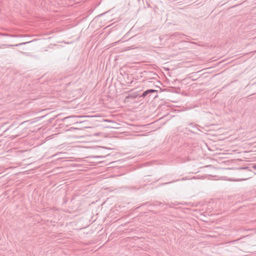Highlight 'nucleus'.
Instances as JSON below:
<instances>
[{"instance_id":"1","label":"nucleus","mask_w":256,"mask_h":256,"mask_svg":"<svg viewBox=\"0 0 256 256\" xmlns=\"http://www.w3.org/2000/svg\"><path fill=\"white\" fill-rule=\"evenodd\" d=\"M156 90H146L145 92H143V94H142V97H145L147 94H148L150 93H152V92H156Z\"/></svg>"},{"instance_id":"2","label":"nucleus","mask_w":256,"mask_h":256,"mask_svg":"<svg viewBox=\"0 0 256 256\" xmlns=\"http://www.w3.org/2000/svg\"><path fill=\"white\" fill-rule=\"evenodd\" d=\"M30 42H22V43H20V44H16V45H11V44H8V46H22V45H24V44H28Z\"/></svg>"},{"instance_id":"3","label":"nucleus","mask_w":256,"mask_h":256,"mask_svg":"<svg viewBox=\"0 0 256 256\" xmlns=\"http://www.w3.org/2000/svg\"><path fill=\"white\" fill-rule=\"evenodd\" d=\"M247 179H248V178H242V179L238 180H237L238 181L244 180H246Z\"/></svg>"},{"instance_id":"4","label":"nucleus","mask_w":256,"mask_h":256,"mask_svg":"<svg viewBox=\"0 0 256 256\" xmlns=\"http://www.w3.org/2000/svg\"><path fill=\"white\" fill-rule=\"evenodd\" d=\"M240 168V169H246V168H248L247 167H244V168L242 167V168Z\"/></svg>"},{"instance_id":"5","label":"nucleus","mask_w":256,"mask_h":256,"mask_svg":"<svg viewBox=\"0 0 256 256\" xmlns=\"http://www.w3.org/2000/svg\"><path fill=\"white\" fill-rule=\"evenodd\" d=\"M254 168L256 170V164L254 165L253 166Z\"/></svg>"},{"instance_id":"6","label":"nucleus","mask_w":256,"mask_h":256,"mask_svg":"<svg viewBox=\"0 0 256 256\" xmlns=\"http://www.w3.org/2000/svg\"><path fill=\"white\" fill-rule=\"evenodd\" d=\"M105 122H110L108 120H104Z\"/></svg>"},{"instance_id":"7","label":"nucleus","mask_w":256,"mask_h":256,"mask_svg":"<svg viewBox=\"0 0 256 256\" xmlns=\"http://www.w3.org/2000/svg\"><path fill=\"white\" fill-rule=\"evenodd\" d=\"M70 118V117H66V118H65V119H67V118Z\"/></svg>"}]
</instances>
